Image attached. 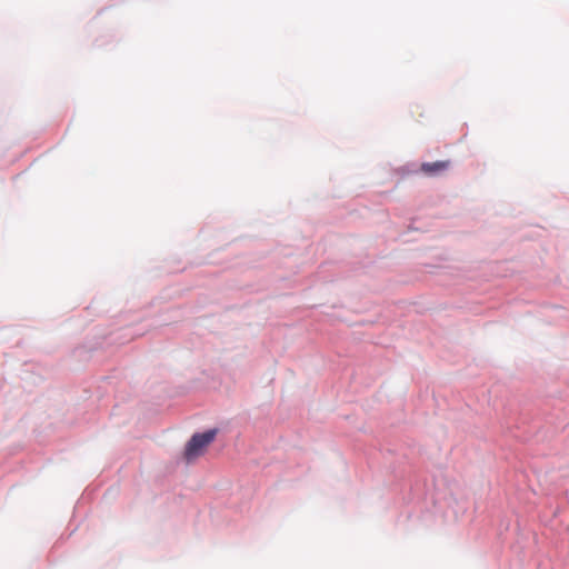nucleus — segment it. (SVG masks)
<instances>
[{
    "label": "nucleus",
    "instance_id": "f257e3e1",
    "mask_svg": "<svg viewBox=\"0 0 569 569\" xmlns=\"http://www.w3.org/2000/svg\"><path fill=\"white\" fill-rule=\"evenodd\" d=\"M216 429L208 430L203 433L193 435L186 446L184 457L188 461L194 460L202 456L207 447L214 440Z\"/></svg>",
    "mask_w": 569,
    "mask_h": 569
},
{
    "label": "nucleus",
    "instance_id": "f03ea898",
    "mask_svg": "<svg viewBox=\"0 0 569 569\" xmlns=\"http://www.w3.org/2000/svg\"><path fill=\"white\" fill-rule=\"evenodd\" d=\"M451 166L449 160H439L435 162H423L420 171L427 177H438L446 172Z\"/></svg>",
    "mask_w": 569,
    "mask_h": 569
}]
</instances>
